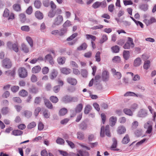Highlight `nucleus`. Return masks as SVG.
Returning a JSON list of instances; mask_svg holds the SVG:
<instances>
[{
  "instance_id": "nucleus-1",
  "label": "nucleus",
  "mask_w": 156,
  "mask_h": 156,
  "mask_svg": "<svg viewBox=\"0 0 156 156\" xmlns=\"http://www.w3.org/2000/svg\"><path fill=\"white\" fill-rule=\"evenodd\" d=\"M7 46L9 49L13 50L16 53L19 51L18 44L17 42L12 43L11 42L9 41L7 42Z\"/></svg>"
},
{
  "instance_id": "nucleus-2",
  "label": "nucleus",
  "mask_w": 156,
  "mask_h": 156,
  "mask_svg": "<svg viewBox=\"0 0 156 156\" xmlns=\"http://www.w3.org/2000/svg\"><path fill=\"white\" fill-rule=\"evenodd\" d=\"M63 20V16L62 15H58L55 18L51 27L55 28L56 26L59 25L62 22Z\"/></svg>"
},
{
  "instance_id": "nucleus-3",
  "label": "nucleus",
  "mask_w": 156,
  "mask_h": 156,
  "mask_svg": "<svg viewBox=\"0 0 156 156\" xmlns=\"http://www.w3.org/2000/svg\"><path fill=\"white\" fill-rule=\"evenodd\" d=\"M134 46L132 38L130 37H128V41L124 45L123 47L124 49H129L131 48H133Z\"/></svg>"
},
{
  "instance_id": "nucleus-4",
  "label": "nucleus",
  "mask_w": 156,
  "mask_h": 156,
  "mask_svg": "<svg viewBox=\"0 0 156 156\" xmlns=\"http://www.w3.org/2000/svg\"><path fill=\"white\" fill-rule=\"evenodd\" d=\"M2 65L4 68L9 69L12 67V62L9 58H6L3 60Z\"/></svg>"
},
{
  "instance_id": "nucleus-5",
  "label": "nucleus",
  "mask_w": 156,
  "mask_h": 156,
  "mask_svg": "<svg viewBox=\"0 0 156 156\" xmlns=\"http://www.w3.org/2000/svg\"><path fill=\"white\" fill-rule=\"evenodd\" d=\"M83 108V105L81 103L78 104L75 109V112L73 110L71 111V113H74L73 115H71V117H73L76 115V113L80 112L82 110Z\"/></svg>"
},
{
  "instance_id": "nucleus-6",
  "label": "nucleus",
  "mask_w": 156,
  "mask_h": 156,
  "mask_svg": "<svg viewBox=\"0 0 156 156\" xmlns=\"http://www.w3.org/2000/svg\"><path fill=\"white\" fill-rule=\"evenodd\" d=\"M18 73L20 77L25 78L27 75L26 70L23 67L20 68L18 70Z\"/></svg>"
},
{
  "instance_id": "nucleus-7",
  "label": "nucleus",
  "mask_w": 156,
  "mask_h": 156,
  "mask_svg": "<svg viewBox=\"0 0 156 156\" xmlns=\"http://www.w3.org/2000/svg\"><path fill=\"white\" fill-rule=\"evenodd\" d=\"M62 101L66 104L71 103V96L69 95L64 96L62 98Z\"/></svg>"
},
{
  "instance_id": "nucleus-8",
  "label": "nucleus",
  "mask_w": 156,
  "mask_h": 156,
  "mask_svg": "<svg viewBox=\"0 0 156 156\" xmlns=\"http://www.w3.org/2000/svg\"><path fill=\"white\" fill-rule=\"evenodd\" d=\"M147 115L146 110L144 109L140 110L138 112L137 116L139 117L144 118L146 117Z\"/></svg>"
},
{
  "instance_id": "nucleus-9",
  "label": "nucleus",
  "mask_w": 156,
  "mask_h": 156,
  "mask_svg": "<svg viewBox=\"0 0 156 156\" xmlns=\"http://www.w3.org/2000/svg\"><path fill=\"white\" fill-rule=\"evenodd\" d=\"M58 74L57 71L55 69H53L50 75L49 76L51 79L53 80L55 78Z\"/></svg>"
},
{
  "instance_id": "nucleus-10",
  "label": "nucleus",
  "mask_w": 156,
  "mask_h": 156,
  "mask_svg": "<svg viewBox=\"0 0 156 156\" xmlns=\"http://www.w3.org/2000/svg\"><path fill=\"white\" fill-rule=\"evenodd\" d=\"M44 60L45 62L46 61H49L51 65H53L54 63L52 57L50 54H48L45 56Z\"/></svg>"
},
{
  "instance_id": "nucleus-11",
  "label": "nucleus",
  "mask_w": 156,
  "mask_h": 156,
  "mask_svg": "<svg viewBox=\"0 0 156 156\" xmlns=\"http://www.w3.org/2000/svg\"><path fill=\"white\" fill-rule=\"evenodd\" d=\"M144 22L147 26L156 22V19L153 17H151L150 20L145 19Z\"/></svg>"
},
{
  "instance_id": "nucleus-12",
  "label": "nucleus",
  "mask_w": 156,
  "mask_h": 156,
  "mask_svg": "<svg viewBox=\"0 0 156 156\" xmlns=\"http://www.w3.org/2000/svg\"><path fill=\"white\" fill-rule=\"evenodd\" d=\"M141 60L140 58H136L134 61L133 66L135 67L139 66L141 64Z\"/></svg>"
},
{
  "instance_id": "nucleus-13",
  "label": "nucleus",
  "mask_w": 156,
  "mask_h": 156,
  "mask_svg": "<svg viewBox=\"0 0 156 156\" xmlns=\"http://www.w3.org/2000/svg\"><path fill=\"white\" fill-rule=\"evenodd\" d=\"M112 141L113 143L111 146V150L113 151H118V149H115V148L116 147L117 141L116 139L115 138H113L112 139Z\"/></svg>"
},
{
  "instance_id": "nucleus-14",
  "label": "nucleus",
  "mask_w": 156,
  "mask_h": 156,
  "mask_svg": "<svg viewBox=\"0 0 156 156\" xmlns=\"http://www.w3.org/2000/svg\"><path fill=\"white\" fill-rule=\"evenodd\" d=\"M130 141V139L128 134H126L123 138L122 140V143L123 144H128Z\"/></svg>"
},
{
  "instance_id": "nucleus-15",
  "label": "nucleus",
  "mask_w": 156,
  "mask_h": 156,
  "mask_svg": "<svg viewBox=\"0 0 156 156\" xmlns=\"http://www.w3.org/2000/svg\"><path fill=\"white\" fill-rule=\"evenodd\" d=\"M67 82L73 85H76L77 83V81L75 79L71 77H69L67 79Z\"/></svg>"
},
{
  "instance_id": "nucleus-16",
  "label": "nucleus",
  "mask_w": 156,
  "mask_h": 156,
  "mask_svg": "<svg viewBox=\"0 0 156 156\" xmlns=\"http://www.w3.org/2000/svg\"><path fill=\"white\" fill-rule=\"evenodd\" d=\"M126 132L125 128L123 126H120L118 127L117 130L118 133L121 134L125 133Z\"/></svg>"
},
{
  "instance_id": "nucleus-17",
  "label": "nucleus",
  "mask_w": 156,
  "mask_h": 156,
  "mask_svg": "<svg viewBox=\"0 0 156 156\" xmlns=\"http://www.w3.org/2000/svg\"><path fill=\"white\" fill-rule=\"evenodd\" d=\"M41 68L39 66H36L33 67L32 69V72L33 73H39L41 70Z\"/></svg>"
},
{
  "instance_id": "nucleus-18",
  "label": "nucleus",
  "mask_w": 156,
  "mask_h": 156,
  "mask_svg": "<svg viewBox=\"0 0 156 156\" xmlns=\"http://www.w3.org/2000/svg\"><path fill=\"white\" fill-rule=\"evenodd\" d=\"M102 76L104 81L107 80L109 77L108 73L106 71H103L102 73Z\"/></svg>"
},
{
  "instance_id": "nucleus-19",
  "label": "nucleus",
  "mask_w": 156,
  "mask_h": 156,
  "mask_svg": "<svg viewBox=\"0 0 156 156\" xmlns=\"http://www.w3.org/2000/svg\"><path fill=\"white\" fill-rule=\"evenodd\" d=\"M44 103L45 105L48 108L51 109L53 108V106L51 103L48 100L44 99Z\"/></svg>"
},
{
  "instance_id": "nucleus-20",
  "label": "nucleus",
  "mask_w": 156,
  "mask_h": 156,
  "mask_svg": "<svg viewBox=\"0 0 156 156\" xmlns=\"http://www.w3.org/2000/svg\"><path fill=\"white\" fill-rule=\"evenodd\" d=\"M60 70L62 73L66 75L69 74L71 71L70 69L66 68H62Z\"/></svg>"
},
{
  "instance_id": "nucleus-21",
  "label": "nucleus",
  "mask_w": 156,
  "mask_h": 156,
  "mask_svg": "<svg viewBox=\"0 0 156 156\" xmlns=\"http://www.w3.org/2000/svg\"><path fill=\"white\" fill-rule=\"evenodd\" d=\"M35 15L36 17L39 20H41L43 18V14L39 11H37L35 13Z\"/></svg>"
},
{
  "instance_id": "nucleus-22",
  "label": "nucleus",
  "mask_w": 156,
  "mask_h": 156,
  "mask_svg": "<svg viewBox=\"0 0 156 156\" xmlns=\"http://www.w3.org/2000/svg\"><path fill=\"white\" fill-rule=\"evenodd\" d=\"M67 31V28L63 27V28H61L60 30H59V36H63L66 33Z\"/></svg>"
},
{
  "instance_id": "nucleus-23",
  "label": "nucleus",
  "mask_w": 156,
  "mask_h": 156,
  "mask_svg": "<svg viewBox=\"0 0 156 156\" xmlns=\"http://www.w3.org/2000/svg\"><path fill=\"white\" fill-rule=\"evenodd\" d=\"M123 56L125 60H128L130 56L129 51H128L124 50L123 52Z\"/></svg>"
},
{
  "instance_id": "nucleus-24",
  "label": "nucleus",
  "mask_w": 156,
  "mask_h": 156,
  "mask_svg": "<svg viewBox=\"0 0 156 156\" xmlns=\"http://www.w3.org/2000/svg\"><path fill=\"white\" fill-rule=\"evenodd\" d=\"M22 50L25 53H27L29 51V50L28 47L24 44L21 45Z\"/></svg>"
},
{
  "instance_id": "nucleus-25",
  "label": "nucleus",
  "mask_w": 156,
  "mask_h": 156,
  "mask_svg": "<svg viewBox=\"0 0 156 156\" xmlns=\"http://www.w3.org/2000/svg\"><path fill=\"white\" fill-rule=\"evenodd\" d=\"M87 44L84 42L81 45L78 47L77 49L79 51L85 50L87 48Z\"/></svg>"
},
{
  "instance_id": "nucleus-26",
  "label": "nucleus",
  "mask_w": 156,
  "mask_h": 156,
  "mask_svg": "<svg viewBox=\"0 0 156 156\" xmlns=\"http://www.w3.org/2000/svg\"><path fill=\"white\" fill-rule=\"evenodd\" d=\"M124 96H133L140 97L141 95H137L133 92L129 91L126 93L124 94Z\"/></svg>"
},
{
  "instance_id": "nucleus-27",
  "label": "nucleus",
  "mask_w": 156,
  "mask_h": 156,
  "mask_svg": "<svg viewBox=\"0 0 156 156\" xmlns=\"http://www.w3.org/2000/svg\"><path fill=\"white\" fill-rule=\"evenodd\" d=\"M116 121L117 118L116 117L112 116L110 117L109 119V121L111 122V126H114L115 125Z\"/></svg>"
},
{
  "instance_id": "nucleus-28",
  "label": "nucleus",
  "mask_w": 156,
  "mask_h": 156,
  "mask_svg": "<svg viewBox=\"0 0 156 156\" xmlns=\"http://www.w3.org/2000/svg\"><path fill=\"white\" fill-rule=\"evenodd\" d=\"M23 133V132L19 130H15L12 131V134L15 136H20L22 135Z\"/></svg>"
},
{
  "instance_id": "nucleus-29",
  "label": "nucleus",
  "mask_w": 156,
  "mask_h": 156,
  "mask_svg": "<svg viewBox=\"0 0 156 156\" xmlns=\"http://www.w3.org/2000/svg\"><path fill=\"white\" fill-rule=\"evenodd\" d=\"M92 109L91 106L89 105H86L84 108V112L85 114H88Z\"/></svg>"
},
{
  "instance_id": "nucleus-30",
  "label": "nucleus",
  "mask_w": 156,
  "mask_h": 156,
  "mask_svg": "<svg viewBox=\"0 0 156 156\" xmlns=\"http://www.w3.org/2000/svg\"><path fill=\"white\" fill-rule=\"evenodd\" d=\"M108 39V36L106 34H103L99 41V43L100 44H102L106 41Z\"/></svg>"
},
{
  "instance_id": "nucleus-31",
  "label": "nucleus",
  "mask_w": 156,
  "mask_h": 156,
  "mask_svg": "<svg viewBox=\"0 0 156 156\" xmlns=\"http://www.w3.org/2000/svg\"><path fill=\"white\" fill-rule=\"evenodd\" d=\"M123 112L129 116H131L133 115V112L131 110L127 108H124L123 110Z\"/></svg>"
},
{
  "instance_id": "nucleus-32",
  "label": "nucleus",
  "mask_w": 156,
  "mask_h": 156,
  "mask_svg": "<svg viewBox=\"0 0 156 156\" xmlns=\"http://www.w3.org/2000/svg\"><path fill=\"white\" fill-rule=\"evenodd\" d=\"M79 128L81 130H85L87 128V125L85 122H83L80 124Z\"/></svg>"
},
{
  "instance_id": "nucleus-33",
  "label": "nucleus",
  "mask_w": 156,
  "mask_h": 156,
  "mask_svg": "<svg viewBox=\"0 0 156 156\" xmlns=\"http://www.w3.org/2000/svg\"><path fill=\"white\" fill-rule=\"evenodd\" d=\"M43 115L45 118L47 119L49 118L50 114L48 110L45 109L43 113Z\"/></svg>"
},
{
  "instance_id": "nucleus-34",
  "label": "nucleus",
  "mask_w": 156,
  "mask_h": 156,
  "mask_svg": "<svg viewBox=\"0 0 156 156\" xmlns=\"http://www.w3.org/2000/svg\"><path fill=\"white\" fill-rule=\"evenodd\" d=\"M86 37L87 40H89L90 39H91V42H94V41L95 40L96 38L95 36L91 35L88 34H87L86 35Z\"/></svg>"
},
{
  "instance_id": "nucleus-35",
  "label": "nucleus",
  "mask_w": 156,
  "mask_h": 156,
  "mask_svg": "<svg viewBox=\"0 0 156 156\" xmlns=\"http://www.w3.org/2000/svg\"><path fill=\"white\" fill-rule=\"evenodd\" d=\"M77 138L80 140H82L84 138V134L83 132H78L77 133Z\"/></svg>"
},
{
  "instance_id": "nucleus-36",
  "label": "nucleus",
  "mask_w": 156,
  "mask_h": 156,
  "mask_svg": "<svg viewBox=\"0 0 156 156\" xmlns=\"http://www.w3.org/2000/svg\"><path fill=\"white\" fill-rule=\"evenodd\" d=\"M13 9L16 11H20L21 10L20 5L18 4H15L13 5Z\"/></svg>"
},
{
  "instance_id": "nucleus-37",
  "label": "nucleus",
  "mask_w": 156,
  "mask_h": 156,
  "mask_svg": "<svg viewBox=\"0 0 156 156\" xmlns=\"http://www.w3.org/2000/svg\"><path fill=\"white\" fill-rule=\"evenodd\" d=\"M24 113L25 117L27 119H29L30 118L32 115V112L28 110H26L24 111Z\"/></svg>"
},
{
  "instance_id": "nucleus-38",
  "label": "nucleus",
  "mask_w": 156,
  "mask_h": 156,
  "mask_svg": "<svg viewBox=\"0 0 156 156\" xmlns=\"http://www.w3.org/2000/svg\"><path fill=\"white\" fill-rule=\"evenodd\" d=\"M19 95L21 96L25 97L27 95L28 93L27 91L24 89H23L19 92Z\"/></svg>"
},
{
  "instance_id": "nucleus-39",
  "label": "nucleus",
  "mask_w": 156,
  "mask_h": 156,
  "mask_svg": "<svg viewBox=\"0 0 156 156\" xmlns=\"http://www.w3.org/2000/svg\"><path fill=\"white\" fill-rule=\"evenodd\" d=\"M67 112V109L65 108H62L59 112V115L61 116H63L65 115Z\"/></svg>"
},
{
  "instance_id": "nucleus-40",
  "label": "nucleus",
  "mask_w": 156,
  "mask_h": 156,
  "mask_svg": "<svg viewBox=\"0 0 156 156\" xmlns=\"http://www.w3.org/2000/svg\"><path fill=\"white\" fill-rule=\"evenodd\" d=\"M150 63L149 60L145 61L143 66L144 68L146 69H148L150 66Z\"/></svg>"
},
{
  "instance_id": "nucleus-41",
  "label": "nucleus",
  "mask_w": 156,
  "mask_h": 156,
  "mask_svg": "<svg viewBox=\"0 0 156 156\" xmlns=\"http://www.w3.org/2000/svg\"><path fill=\"white\" fill-rule=\"evenodd\" d=\"M56 142L59 144L63 145L65 143V141L63 139L58 137L56 140Z\"/></svg>"
},
{
  "instance_id": "nucleus-42",
  "label": "nucleus",
  "mask_w": 156,
  "mask_h": 156,
  "mask_svg": "<svg viewBox=\"0 0 156 156\" xmlns=\"http://www.w3.org/2000/svg\"><path fill=\"white\" fill-rule=\"evenodd\" d=\"M41 5V2L39 0H36L34 3V5L35 8L37 9H39Z\"/></svg>"
},
{
  "instance_id": "nucleus-43",
  "label": "nucleus",
  "mask_w": 156,
  "mask_h": 156,
  "mask_svg": "<svg viewBox=\"0 0 156 156\" xmlns=\"http://www.w3.org/2000/svg\"><path fill=\"white\" fill-rule=\"evenodd\" d=\"M112 61L115 63H119L121 61V58L119 56H115L112 58Z\"/></svg>"
},
{
  "instance_id": "nucleus-44",
  "label": "nucleus",
  "mask_w": 156,
  "mask_h": 156,
  "mask_svg": "<svg viewBox=\"0 0 156 156\" xmlns=\"http://www.w3.org/2000/svg\"><path fill=\"white\" fill-rule=\"evenodd\" d=\"M111 49L115 53H117L119 52V48L117 45H115L112 47Z\"/></svg>"
},
{
  "instance_id": "nucleus-45",
  "label": "nucleus",
  "mask_w": 156,
  "mask_h": 156,
  "mask_svg": "<svg viewBox=\"0 0 156 156\" xmlns=\"http://www.w3.org/2000/svg\"><path fill=\"white\" fill-rule=\"evenodd\" d=\"M26 39L27 41L29 44L30 47L32 48L33 46V42L31 38L30 37H26Z\"/></svg>"
},
{
  "instance_id": "nucleus-46",
  "label": "nucleus",
  "mask_w": 156,
  "mask_h": 156,
  "mask_svg": "<svg viewBox=\"0 0 156 156\" xmlns=\"http://www.w3.org/2000/svg\"><path fill=\"white\" fill-rule=\"evenodd\" d=\"M65 62V58L64 57H59L58 58V62L59 64H63Z\"/></svg>"
},
{
  "instance_id": "nucleus-47",
  "label": "nucleus",
  "mask_w": 156,
  "mask_h": 156,
  "mask_svg": "<svg viewBox=\"0 0 156 156\" xmlns=\"http://www.w3.org/2000/svg\"><path fill=\"white\" fill-rule=\"evenodd\" d=\"M140 8L144 11H146L148 9V5L146 4H143L140 6Z\"/></svg>"
},
{
  "instance_id": "nucleus-48",
  "label": "nucleus",
  "mask_w": 156,
  "mask_h": 156,
  "mask_svg": "<svg viewBox=\"0 0 156 156\" xmlns=\"http://www.w3.org/2000/svg\"><path fill=\"white\" fill-rule=\"evenodd\" d=\"M29 91L31 93L36 94L37 93L38 90L37 88L34 87H32L29 88Z\"/></svg>"
},
{
  "instance_id": "nucleus-49",
  "label": "nucleus",
  "mask_w": 156,
  "mask_h": 156,
  "mask_svg": "<svg viewBox=\"0 0 156 156\" xmlns=\"http://www.w3.org/2000/svg\"><path fill=\"white\" fill-rule=\"evenodd\" d=\"M50 101L53 103H56L58 101V99L55 96H51L50 97Z\"/></svg>"
},
{
  "instance_id": "nucleus-50",
  "label": "nucleus",
  "mask_w": 156,
  "mask_h": 156,
  "mask_svg": "<svg viewBox=\"0 0 156 156\" xmlns=\"http://www.w3.org/2000/svg\"><path fill=\"white\" fill-rule=\"evenodd\" d=\"M78 34L76 33H75L73 34L72 35L68 37L66 40L67 41H71L74 38L77 36Z\"/></svg>"
},
{
  "instance_id": "nucleus-51",
  "label": "nucleus",
  "mask_w": 156,
  "mask_h": 156,
  "mask_svg": "<svg viewBox=\"0 0 156 156\" xmlns=\"http://www.w3.org/2000/svg\"><path fill=\"white\" fill-rule=\"evenodd\" d=\"M105 134L108 136H110V133L109 130V127L108 125H107L105 127Z\"/></svg>"
},
{
  "instance_id": "nucleus-52",
  "label": "nucleus",
  "mask_w": 156,
  "mask_h": 156,
  "mask_svg": "<svg viewBox=\"0 0 156 156\" xmlns=\"http://www.w3.org/2000/svg\"><path fill=\"white\" fill-rule=\"evenodd\" d=\"M36 126V123L34 122H33L29 123L27 126L28 129H30Z\"/></svg>"
},
{
  "instance_id": "nucleus-53",
  "label": "nucleus",
  "mask_w": 156,
  "mask_h": 156,
  "mask_svg": "<svg viewBox=\"0 0 156 156\" xmlns=\"http://www.w3.org/2000/svg\"><path fill=\"white\" fill-rule=\"evenodd\" d=\"M101 53L100 51H98L96 53L95 55L96 60L98 62H99L101 61L100 55Z\"/></svg>"
},
{
  "instance_id": "nucleus-54",
  "label": "nucleus",
  "mask_w": 156,
  "mask_h": 156,
  "mask_svg": "<svg viewBox=\"0 0 156 156\" xmlns=\"http://www.w3.org/2000/svg\"><path fill=\"white\" fill-rule=\"evenodd\" d=\"M9 15V9H5L4 12L3 16L5 17H7Z\"/></svg>"
},
{
  "instance_id": "nucleus-55",
  "label": "nucleus",
  "mask_w": 156,
  "mask_h": 156,
  "mask_svg": "<svg viewBox=\"0 0 156 156\" xmlns=\"http://www.w3.org/2000/svg\"><path fill=\"white\" fill-rule=\"evenodd\" d=\"M42 73L44 74H46L48 73L49 69L47 67H44L42 69Z\"/></svg>"
},
{
  "instance_id": "nucleus-56",
  "label": "nucleus",
  "mask_w": 156,
  "mask_h": 156,
  "mask_svg": "<svg viewBox=\"0 0 156 156\" xmlns=\"http://www.w3.org/2000/svg\"><path fill=\"white\" fill-rule=\"evenodd\" d=\"M26 16L25 14L21 13L20 15V18L21 22L22 23L24 22L25 20Z\"/></svg>"
},
{
  "instance_id": "nucleus-57",
  "label": "nucleus",
  "mask_w": 156,
  "mask_h": 156,
  "mask_svg": "<svg viewBox=\"0 0 156 156\" xmlns=\"http://www.w3.org/2000/svg\"><path fill=\"white\" fill-rule=\"evenodd\" d=\"M41 108L40 107H38L36 108L35 109L34 112L35 115L36 116H37L38 115L39 112L41 111Z\"/></svg>"
},
{
  "instance_id": "nucleus-58",
  "label": "nucleus",
  "mask_w": 156,
  "mask_h": 156,
  "mask_svg": "<svg viewBox=\"0 0 156 156\" xmlns=\"http://www.w3.org/2000/svg\"><path fill=\"white\" fill-rule=\"evenodd\" d=\"M19 89V87L17 86H14L11 87V90L12 92H16Z\"/></svg>"
},
{
  "instance_id": "nucleus-59",
  "label": "nucleus",
  "mask_w": 156,
  "mask_h": 156,
  "mask_svg": "<svg viewBox=\"0 0 156 156\" xmlns=\"http://www.w3.org/2000/svg\"><path fill=\"white\" fill-rule=\"evenodd\" d=\"M43 4L45 7H48L50 5L49 0H43Z\"/></svg>"
},
{
  "instance_id": "nucleus-60",
  "label": "nucleus",
  "mask_w": 156,
  "mask_h": 156,
  "mask_svg": "<svg viewBox=\"0 0 156 156\" xmlns=\"http://www.w3.org/2000/svg\"><path fill=\"white\" fill-rule=\"evenodd\" d=\"M71 25L70 22L69 20H67L63 24V27L67 28Z\"/></svg>"
},
{
  "instance_id": "nucleus-61",
  "label": "nucleus",
  "mask_w": 156,
  "mask_h": 156,
  "mask_svg": "<svg viewBox=\"0 0 156 156\" xmlns=\"http://www.w3.org/2000/svg\"><path fill=\"white\" fill-rule=\"evenodd\" d=\"M60 89V87L59 85H57L55 86L53 88V90L55 93H57L59 92Z\"/></svg>"
},
{
  "instance_id": "nucleus-62",
  "label": "nucleus",
  "mask_w": 156,
  "mask_h": 156,
  "mask_svg": "<svg viewBox=\"0 0 156 156\" xmlns=\"http://www.w3.org/2000/svg\"><path fill=\"white\" fill-rule=\"evenodd\" d=\"M21 30L23 31L28 32L30 30V27L28 26H23L21 27Z\"/></svg>"
},
{
  "instance_id": "nucleus-63",
  "label": "nucleus",
  "mask_w": 156,
  "mask_h": 156,
  "mask_svg": "<svg viewBox=\"0 0 156 156\" xmlns=\"http://www.w3.org/2000/svg\"><path fill=\"white\" fill-rule=\"evenodd\" d=\"M55 15V13H54L53 10H50L48 13V16L50 18L54 17Z\"/></svg>"
},
{
  "instance_id": "nucleus-64",
  "label": "nucleus",
  "mask_w": 156,
  "mask_h": 156,
  "mask_svg": "<svg viewBox=\"0 0 156 156\" xmlns=\"http://www.w3.org/2000/svg\"><path fill=\"white\" fill-rule=\"evenodd\" d=\"M150 126H152V123L151 121H148L145 124L144 127L145 129H147L150 127Z\"/></svg>"
}]
</instances>
